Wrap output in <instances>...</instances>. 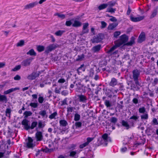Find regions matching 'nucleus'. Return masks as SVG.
I'll return each instance as SVG.
<instances>
[{"label": "nucleus", "instance_id": "nucleus-1", "mask_svg": "<svg viewBox=\"0 0 158 158\" xmlns=\"http://www.w3.org/2000/svg\"><path fill=\"white\" fill-rule=\"evenodd\" d=\"M128 85L130 87V89L134 91H138L141 87V84L139 81H129Z\"/></svg>", "mask_w": 158, "mask_h": 158}, {"label": "nucleus", "instance_id": "nucleus-2", "mask_svg": "<svg viewBox=\"0 0 158 158\" xmlns=\"http://www.w3.org/2000/svg\"><path fill=\"white\" fill-rule=\"evenodd\" d=\"M79 85H81V86L79 87V89L81 90V91L84 93H85L86 91H87V93L89 95H91L93 96V92L94 89H91L90 87V85L89 84H87L86 85H81V83H79Z\"/></svg>", "mask_w": 158, "mask_h": 158}, {"label": "nucleus", "instance_id": "nucleus-3", "mask_svg": "<svg viewBox=\"0 0 158 158\" xmlns=\"http://www.w3.org/2000/svg\"><path fill=\"white\" fill-rule=\"evenodd\" d=\"M111 141V138L110 137L108 136V135L107 133H105L102 136V138L100 141L101 144L105 143V146L107 144V142L108 141Z\"/></svg>", "mask_w": 158, "mask_h": 158}, {"label": "nucleus", "instance_id": "nucleus-4", "mask_svg": "<svg viewBox=\"0 0 158 158\" xmlns=\"http://www.w3.org/2000/svg\"><path fill=\"white\" fill-rule=\"evenodd\" d=\"M140 72L137 69L134 70L132 71L133 79L134 81H139L140 79L139 76Z\"/></svg>", "mask_w": 158, "mask_h": 158}, {"label": "nucleus", "instance_id": "nucleus-5", "mask_svg": "<svg viewBox=\"0 0 158 158\" xmlns=\"http://www.w3.org/2000/svg\"><path fill=\"white\" fill-rule=\"evenodd\" d=\"M57 45H58L56 44H50L47 47L45 50L44 53L46 54H48L57 48Z\"/></svg>", "mask_w": 158, "mask_h": 158}, {"label": "nucleus", "instance_id": "nucleus-6", "mask_svg": "<svg viewBox=\"0 0 158 158\" xmlns=\"http://www.w3.org/2000/svg\"><path fill=\"white\" fill-rule=\"evenodd\" d=\"M39 75V72L34 71L31 74L28 75L27 77V78L29 80L31 81L35 79L36 78L38 77Z\"/></svg>", "mask_w": 158, "mask_h": 158}, {"label": "nucleus", "instance_id": "nucleus-7", "mask_svg": "<svg viewBox=\"0 0 158 158\" xmlns=\"http://www.w3.org/2000/svg\"><path fill=\"white\" fill-rule=\"evenodd\" d=\"M33 140L31 137L28 138V141L26 143V147L28 148L33 149L35 145L33 143Z\"/></svg>", "mask_w": 158, "mask_h": 158}, {"label": "nucleus", "instance_id": "nucleus-8", "mask_svg": "<svg viewBox=\"0 0 158 158\" xmlns=\"http://www.w3.org/2000/svg\"><path fill=\"white\" fill-rule=\"evenodd\" d=\"M103 35L102 34H99L96 36H94L92 40L93 43H97L101 42L103 40Z\"/></svg>", "mask_w": 158, "mask_h": 158}, {"label": "nucleus", "instance_id": "nucleus-9", "mask_svg": "<svg viewBox=\"0 0 158 158\" xmlns=\"http://www.w3.org/2000/svg\"><path fill=\"white\" fill-rule=\"evenodd\" d=\"M32 59V58H27L23 60L21 63V65L25 67L30 66Z\"/></svg>", "mask_w": 158, "mask_h": 158}, {"label": "nucleus", "instance_id": "nucleus-10", "mask_svg": "<svg viewBox=\"0 0 158 158\" xmlns=\"http://www.w3.org/2000/svg\"><path fill=\"white\" fill-rule=\"evenodd\" d=\"M28 123L29 121L26 119H23L21 123L24 126V129L27 131L31 129L30 126Z\"/></svg>", "mask_w": 158, "mask_h": 158}, {"label": "nucleus", "instance_id": "nucleus-11", "mask_svg": "<svg viewBox=\"0 0 158 158\" xmlns=\"http://www.w3.org/2000/svg\"><path fill=\"white\" fill-rule=\"evenodd\" d=\"M102 48V45L99 44L93 46L91 50L93 53H98Z\"/></svg>", "mask_w": 158, "mask_h": 158}, {"label": "nucleus", "instance_id": "nucleus-12", "mask_svg": "<svg viewBox=\"0 0 158 158\" xmlns=\"http://www.w3.org/2000/svg\"><path fill=\"white\" fill-rule=\"evenodd\" d=\"M37 131V132L35 134V137L36 140L37 141H40L42 140L43 138L42 133L41 131H38V130Z\"/></svg>", "mask_w": 158, "mask_h": 158}, {"label": "nucleus", "instance_id": "nucleus-13", "mask_svg": "<svg viewBox=\"0 0 158 158\" xmlns=\"http://www.w3.org/2000/svg\"><path fill=\"white\" fill-rule=\"evenodd\" d=\"M146 35L145 34L144 32H142L138 39V42L139 43H142L145 40Z\"/></svg>", "mask_w": 158, "mask_h": 158}, {"label": "nucleus", "instance_id": "nucleus-14", "mask_svg": "<svg viewBox=\"0 0 158 158\" xmlns=\"http://www.w3.org/2000/svg\"><path fill=\"white\" fill-rule=\"evenodd\" d=\"M77 97L80 102L83 103L86 102L87 99L85 95L82 94H79L77 95Z\"/></svg>", "mask_w": 158, "mask_h": 158}, {"label": "nucleus", "instance_id": "nucleus-15", "mask_svg": "<svg viewBox=\"0 0 158 158\" xmlns=\"http://www.w3.org/2000/svg\"><path fill=\"white\" fill-rule=\"evenodd\" d=\"M144 18V17L143 16H140L137 17H134L132 15L130 16V19L133 22H137L142 20Z\"/></svg>", "mask_w": 158, "mask_h": 158}, {"label": "nucleus", "instance_id": "nucleus-16", "mask_svg": "<svg viewBox=\"0 0 158 158\" xmlns=\"http://www.w3.org/2000/svg\"><path fill=\"white\" fill-rule=\"evenodd\" d=\"M38 4V2L36 1L29 4H27L24 6V9H27L34 7Z\"/></svg>", "mask_w": 158, "mask_h": 158}, {"label": "nucleus", "instance_id": "nucleus-17", "mask_svg": "<svg viewBox=\"0 0 158 158\" xmlns=\"http://www.w3.org/2000/svg\"><path fill=\"white\" fill-rule=\"evenodd\" d=\"M119 39L123 44H124L126 43L128 40V38L126 35L124 34L120 36Z\"/></svg>", "mask_w": 158, "mask_h": 158}, {"label": "nucleus", "instance_id": "nucleus-18", "mask_svg": "<svg viewBox=\"0 0 158 158\" xmlns=\"http://www.w3.org/2000/svg\"><path fill=\"white\" fill-rule=\"evenodd\" d=\"M89 23H85L83 24L82 31L83 34L87 33L88 32L89 30L87 27L89 26Z\"/></svg>", "mask_w": 158, "mask_h": 158}, {"label": "nucleus", "instance_id": "nucleus-19", "mask_svg": "<svg viewBox=\"0 0 158 158\" xmlns=\"http://www.w3.org/2000/svg\"><path fill=\"white\" fill-rule=\"evenodd\" d=\"M19 87H15V88H12L5 91L4 92V94L5 95L8 94L14 91L19 90Z\"/></svg>", "mask_w": 158, "mask_h": 158}, {"label": "nucleus", "instance_id": "nucleus-20", "mask_svg": "<svg viewBox=\"0 0 158 158\" xmlns=\"http://www.w3.org/2000/svg\"><path fill=\"white\" fill-rule=\"evenodd\" d=\"M117 83V80L114 78H112L110 81L109 83V85L110 86L114 87L116 85Z\"/></svg>", "mask_w": 158, "mask_h": 158}, {"label": "nucleus", "instance_id": "nucleus-21", "mask_svg": "<svg viewBox=\"0 0 158 158\" xmlns=\"http://www.w3.org/2000/svg\"><path fill=\"white\" fill-rule=\"evenodd\" d=\"M118 23H110L108 26L107 29L108 30H113L114 28L118 26Z\"/></svg>", "mask_w": 158, "mask_h": 158}, {"label": "nucleus", "instance_id": "nucleus-22", "mask_svg": "<svg viewBox=\"0 0 158 158\" xmlns=\"http://www.w3.org/2000/svg\"><path fill=\"white\" fill-rule=\"evenodd\" d=\"M135 38L134 36H132L129 41L126 43L125 45L127 46H131L135 43Z\"/></svg>", "mask_w": 158, "mask_h": 158}, {"label": "nucleus", "instance_id": "nucleus-23", "mask_svg": "<svg viewBox=\"0 0 158 158\" xmlns=\"http://www.w3.org/2000/svg\"><path fill=\"white\" fill-rule=\"evenodd\" d=\"M122 125L126 128V129L128 130L129 128H130V125H129V124L128 122L127 121H125L124 120H122L121 121V123Z\"/></svg>", "mask_w": 158, "mask_h": 158}, {"label": "nucleus", "instance_id": "nucleus-24", "mask_svg": "<svg viewBox=\"0 0 158 158\" xmlns=\"http://www.w3.org/2000/svg\"><path fill=\"white\" fill-rule=\"evenodd\" d=\"M82 123L79 121L76 122L73 126V127L76 129L80 128L82 126Z\"/></svg>", "mask_w": 158, "mask_h": 158}, {"label": "nucleus", "instance_id": "nucleus-25", "mask_svg": "<svg viewBox=\"0 0 158 158\" xmlns=\"http://www.w3.org/2000/svg\"><path fill=\"white\" fill-rule=\"evenodd\" d=\"M158 7H156L153 10L152 14L150 16V18L152 19L155 17L157 15L158 13Z\"/></svg>", "mask_w": 158, "mask_h": 158}, {"label": "nucleus", "instance_id": "nucleus-26", "mask_svg": "<svg viewBox=\"0 0 158 158\" xmlns=\"http://www.w3.org/2000/svg\"><path fill=\"white\" fill-rule=\"evenodd\" d=\"M7 101V98L6 96L4 95H1L0 93V102L6 103Z\"/></svg>", "mask_w": 158, "mask_h": 158}, {"label": "nucleus", "instance_id": "nucleus-27", "mask_svg": "<svg viewBox=\"0 0 158 158\" xmlns=\"http://www.w3.org/2000/svg\"><path fill=\"white\" fill-rule=\"evenodd\" d=\"M45 126V124L44 123H43V122L41 120H40L38 121V127L36 128V130L37 131L38 129H41L43 128Z\"/></svg>", "mask_w": 158, "mask_h": 158}, {"label": "nucleus", "instance_id": "nucleus-28", "mask_svg": "<svg viewBox=\"0 0 158 158\" xmlns=\"http://www.w3.org/2000/svg\"><path fill=\"white\" fill-rule=\"evenodd\" d=\"M82 23L79 21L75 20L74 21L73 23L72 24V26L74 27H79L81 26Z\"/></svg>", "mask_w": 158, "mask_h": 158}, {"label": "nucleus", "instance_id": "nucleus-29", "mask_svg": "<svg viewBox=\"0 0 158 158\" xmlns=\"http://www.w3.org/2000/svg\"><path fill=\"white\" fill-rule=\"evenodd\" d=\"M105 93L106 96L110 98L112 96V91L109 89H106Z\"/></svg>", "mask_w": 158, "mask_h": 158}, {"label": "nucleus", "instance_id": "nucleus-30", "mask_svg": "<svg viewBox=\"0 0 158 158\" xmlns=\"http://www.w3.org/2000/svg\"><path fill=\"white\" fill-rule=\"evenodd\" d=\"M54 150L53 148L49 149L47 147H46L45 148H42L41 149V151L43 152L47 153H50L53 152Z\"/></svg>", "mask_w": 158, "mask_h": 158}, {"label": "nucleus", "instance_id": "nucleus-31", "mask_svg": "<svg viewBox=\"0 0 158 158\" xmlns=\"http://www.w3.org/2000/svg\"><path fill=\"white\" fill-rule=\"evenodd\" d=\"M60 125L63 127H66L68 125V123L65 120H61L59 121Z\"/></svg>", "mask_w": 158, "mask_h": 158}, {"label": "nucleus", "instance_id": "nucleus-32", "mask_svg": "<svg viewBox=\"0 0 158 158\" xmlns=\"http://www.w3.org/2000/svg\"><path fill=\"white\" fill-rule=\"evenodd\" d=\"M114 43L115 44L114 45L116 46V47L117 48L123 44V43L119 40V39L114 41Z\"/></svg>", "mask_w": 158, "mask_h": 158}, {"label": "nucleus", "instance_id": "nucleus-33", "mask_svg": "<svg viewBox=\"0 0 158 158\" xmlns=\"http://www.w3.org/2000/svg\"><path fill=\"white\" fill-rule=\"evenodd\" d=\"M107 6L108 4H107L104 3L99 5L98 6V8L99 10H100L105 9L107 7Z\"/></svg>", "mask_w": 158, "mask_h": 158}, {"label": "nucleus", "instance_id": "nucleus-34", "mask_svg": "<svg viewBox=\"0 0 158 158\" xmlns=\"http://www.w3.org/2000/svg\"><path fill=\"white\" fill-rule=\"evenodd\" d=\"M27 54L30 56H35L36 53L33 49H31L27 53Z\"/></svg>", "mask_w": 158, "mask_h": 158}, {"label": "nucleus", "instance_id": "nucleus-35", "mask_svg": "<svg viewBox=\"0 0 158 158\" xmlns=\"http://www.w3.org/2000/svg\"><path fill=\"white\" fill-rule=\"evenodd\" d=\"M57 115V113L56 111L54 112L51 114L49 116V118L51 119H56L55 117Z\"/></svg>", "mask_w": 158, "mask_h": 158}, {"label": "nucleus", "instance_id": "nucleus-36", "mask_svg": "<svg viewBox=\"0 0 158 158\" xmlns=\"http://www.w3.org/2000/svg\"><path fill=\"white\" fill-rule=\"evenodd\" d=\"M32 114V113L31 111H25L23 114L24 115H25L24 118H27L28 116H31Z\"/></svg>", "mask_w": 158, "mask_h": 158}, {"label": "nucleus", "instance_id": "nucleus-37", "mask_svg": "<svg viewBox=\"0 0 158 158\" xmlns=\"http://www.w3.org/2000/svg\"><path fill=\"white\" fill-rule=\"evenodd\" d=\"M81 118V116L80 114H78L76 113L74 114V120L76 122L79 121Z\"/></svg>", "mask_w": 158, "mask_h": 158}, {"label": "nucleus", "instance_id": "nucleus-38", "mask_svg": "<svg viewBox=\"0 0 158 158\" xmlns=\"http://www.w3.org/2000/svg\"><path fill=\"white\" fill-rule=\"evenodd\" d=\"M44 47L42 45H38L37 47V50L39 52H41L44 50Z\"/></svg>", "mask_w": 158, "mask_h": 158}, {"label": "nucleus", "instance_id": "nucleus-39", "mask_svg": "<svg viewBox=\"0 0 158 158\" xmlns=\"http://www.w3.org/2000/svg\"><path fill=\"white\" fill-rule=\"evenodd\" d=\"M104 104L107 108H110L112 106L111 103L108 100H105L104 102Z\"/></svg>", "mask_w": 158, "mask_h": 158}, {"label": "nucleus", "instance_id": "nucleus-40", "mask_svg": "<svg viewBox=\"0 0 158 158\" xmlns=\"http://www.w3.org/2000/svg\"><path fill=\"white\" fill-rule=\"evenodd\" d=\"M11 110L10 108H6V116L9 117H10Z\"/></svg>", "mask_w": 158, "mask_h": 158}, {"label": "nucleus", "instance_id": "nucleus-41", "mask_svg": "<svg viewBox=\"0 0 158 158\" xmlns=\"http://www.w3.org/2000/svg\"><path fill=\"white\" fill-rule=\"evenodd\" d=\"M37 124L38 123L36 121H33L32 122L31 124V125L30 126L31 129H33L37 126Z\"/></svg>", "mask_w": 158, "mask_h": 158}, {"label": "nucleus", "instance_id": "nucleus-42", "mask_svg": "<svg viewBox=\"0 0 158 158\" xmlns=\"http://www.w3.org/2000/svg\"><path fill=\"white\" fill-rule=\"evenodd\" d=\"M102 89V87L101 85H99L97 87L96 89H95V93L96 94H98L99 92L101 91Z\"/></svg>", "mask_w": 158, "mask_h": 158}, {"label": "nucleus", "instance_id": "nucleus-43", "mask_svg": "<svg viewBox=\"0 0 158 158\" xmlns=\"http://www.w3.org/2000/svg\"><path fill=\"white\" fill-rule=\"evenodd\" d=\"M116 10V8H109L107 9L106 12H110L111 13H114L115 11Z\"/></svg>", "mask_w": 158, "mask_h": 158}, {"label": "nucleus", "instance_id": "nucleus-44", "mask_svg": "<svg viewBox=\"0 0 158 158\" xmlns=\"http://www.w3.org/2000/svg\"><path fill=\"white\" fill-rule=\"evenodd\" d=\"M117 48L116 46H114L111 47L108 51L107 53L108 54H111L113 52V51L115 50Z\"/></svg>", "mask_w": 158, "mask_h": 158}, {"label": "nucleus", "instance_id": "nucleus-45", "mask_svg": "<svg viewBox=\"0 0 158 158\" xmlns=\"http://www.w3.org/2000/svg\"><path fill=\"white\" fill-rule=\"evenodd\" d=\"M64 32V31L59 30L56 32L55 34L57 36H61Z\"/></svg>", "mask_w": 158, "mask_h": 158}, {"label": "nucleus", "instance_id": "nucleus-46", "mask_svg": "<svg viewBox=\"0 0 158 158\" xmlns=\"http://www.w3.org/2000/svg\"><path fill=\"white\" fill-rule=\"evenodd\" d=\"M116 4V2L114 1H111L108 2L107 4L108 6H109L110 7H112L114 6Z\"/></svg>", "mask_w": 158, "mask_h": 158}, {"label": "nucleus", "instance_id": "nucleus-47", "mask_svg": "<svg viewBox=\"0 0 158 158\" xmlns=\"http://www.w3.org/2000/svg\"><path fill=\"white\" fill-rule=\"evenodd\" d=\"M84 55L83 54H82L81 55H78L77 56V58L76 59V60L77 61L81 60L84 58Z\"/></svg>", "mask_w": 158, "mask_h": 158}, {"label": "nucleus", "instance_id": "nucleus-48", "mask_svg": "<svg viewBox=\"0 0 158 158\" xmlns=\"http://www.w3.org/2000/svg\"><path fill=\"white\" fill-rule=\"evenodd\" d=\"M141 119H147L148 118V115L147 113H145L144 114H143L141 115Z\"/></svg>", "mask_w": 158, "mask_h": 158}, {"label": "nucleus", "instance_id": "nucleus-49", "mask_svg": "<svg viewBox=\"0 0 158 158\" xmlns=\"http://www.w3.org/2000/svg\"><path fill=\"white\" fill-rule=\"evenodd\" d=\"M24 43V41L23 40H20L17 44V47H22L23 46Z\"/></svg>", "mask_w": 158, "mask_h": 158}, {"label": "nucleus", "instance_id": "nucleus-50", "mask_svg": "<svg viewBox=\"0 0 158 158\" xmlns=\"http://www.w3.org/2000/svg\"><path fill=\"white\" fill-rule=\"evenodd\" d=\"M139 111L140 113H144L146 112V109L144 107H142L139 108Z\"/></svg>", "mask_w": 158, "mask_h": 158}, {"label": "nucleus", "instance_id": "nucleus-51", "mask_svg": "<svg viewBox=\"0 0 158 158\" xmlns=\"http://www.w3.org/2000/svg\"><path fill=\"white\" fill-rule=\"evenodd\" d=\"M29 105L34 108H36L38 107V104L37 103L31 102Z\"/></svg>", "mask_w": 158, "mask_h": 158}, {"label": "nucleus", "instance_id": "nucleus-52", "mask_svg": "<svg viewBox=\"0 0 158 158\" xmlns=\"http://www.w3.org/2000/svg\"><path fill=\"white\" fill-rule=\"evenodd\" d=\"M117 118L115 117H112L110 118V121L111 123L115 124L117 121Z\"/></svg>", "mask_w": 158, "mask_h": 158}, {"label": "nucleus", "instance_id": "nucleus-53", "mask_svg": "<svg viewBox=\"0 0 158 158\" xmlns=\"http://www.w3.org/2000/svg\"><path fill=\"white\" fill-rule=\"evenodd\" d=\"M21 67V65H18L16 66L15 67L12 69V71H15L19 70Z\"/></svg>", "mask_w": 158, "mask_h": 158}, {"label": "nucleus", "instance_id": "nucleus-54", "mask_svg": "<svg viewBox=\"0 0 158 158\" xmlns=\"http://www.w3.org/2000/svg\"><path fill=\"white\" fill-rule=\"evenodd\" d=\"M39 114L43 117H44L46 114V112L45 110H41L39 112Z\"/></svg>", "mask_w": 158, "mask_h": 158}, {"label": "nucleus", "instance_id": "nucleus-55", "mask_svg": "<svg viewBox=\"0 0 158 158\" xmlns=\"http://www.w3.org/2000/svg\"><path fill=\"white\" fill-rule=\"evenodd\" d=\"M138 94H137V97L138 98H134L132 100V101L135 104H137L139 102V100H138V98H139L138 97Z\"/></svg>", "mask_w": 158, "mask_h": 158}, {"label": "nucleus", "instance_id": "nucleus-56", "mask_svg": "<svg viewBox=\"0 0 158 158\" xmlns=\"http://www.w3.org/2000/svg\"><path fill=\"white\" fill-rule=\"evenodd\" d=\"M55 15L57 16L58 17L62 19H64L65 18V15H64L60 14L58 13H55Z\"/></svg>", "mask_w": 158, "mask_h": 158}, {"label": "nucleus", "instance_id": "nucleus-57", "mask_svg": "<svg viewBox=\"0 0 158 158\" xmlns=\"http://www.w3.org/2000/svg\"><path fill=\"white\" fill-rule=\"evenodd\" d=\"M76 147V145L75 144H70L68 147V149L71 150H73L75 149V147Z\"/></svg>", "mask_w": 158, "mask_h": 158}, {"label": "nucleus", "instance_id": "nucleus-58", "mask_svg": "<svg viewBox=\"0 0 158 158\" xmlns=\"http://www.w3.org/2000/svg\"><path fill=\"white\" fill-rule=\"evenodd\" d=\"M101 28H105L107 25V23L104 21H101Z\"/></svg>", "mask_w": 158, "mask_h": 158}, {"label": "nucleus", "instance_id": "nucleus-59", "mask_svg": "<svg viewBox=\"0 0 158 158\" xmlns=\"http://www.w3.org/2000/svg\"><path fill=\"white\" fill-rule=\"evenodd\" d=\"M135 121L132 119H129L128 121L129 125H130V127H134Z\"/></svg>", "mask_w": 158, "mask_h": 158}, {"label": "nucleus", "instance_id": "nucleus-60", "mask_svg": "<svg viewBox=\"0 0 158 158\" xmlns=\"http://www.w3.org/2000/svg\"><path fill=\"white\" fill-rule=\"evenodd\" d=\"M120 34L121 32L120 31H116L114 33V37L117 38Z\"/></svg>", "mask_w": 158, "mask_h": 158}, {"label": "nucleus", "instance_id": "nucleus-61", "mask_svg": "<svg viewBox=\"0 0 158 158\" xmlns=\"http://www.w3.org/2000/svg\"><path fill=\"white\" fill-rule=\"evenodd\" d=\"M61 94L62 95L66 96L68 94V91L66 90H64L61 91Z\"/></svg>", "mask_w": 158, "mask_h": 158}, {"label": "nucleus", "instance_id": "nucleus-62", "mask_svg": "<svg viewBox=\"0 0 158 158\" xmlns=\"http://www.w3.org/2000/svg\"><path fill=\"white\" fill-rule=\"evenodd\" d=\"M44 100V98L42 96H40L38 98V102L40 104L43 103Z\"/></svg>", "mask_w": 158, "mask_h": 158}, {"label": "nucleus", "instance_id": "nucleus-63", "mask_svg": "<svg viewBox=\"0 0 158 158\" xmlns=\"http://www.w3.org/2000/svg\"><path fill=\"white\" fill-rule=\"evenodd\" d=\"M85 68L84 64H81L80 66L78 68V70H81L82 71H84L85 70Z\"/></svg>", "mask_w": 158, "mask_h": 158}, {"label": "nucleus", "instance_id": "nucleus-64", "mask_svg": "<svg viewBox=\"0 0 158 158\" xmlns=\"http://www.w3.org/2000/svg\"><path fill=\"white\" fill-rule=\"evenodd\" d=\"M67 111L68 113L72 112L73 111V107H68L67 108Z\"/></svg>", "mask_w": 158, "mask_h": 158}]
</instances>
